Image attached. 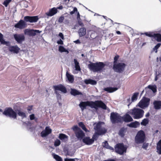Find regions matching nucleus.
<instances>
[{"label": "nucleus", "mask_w": 161, "mask_h": 161, "mask_svg": "<svg viewBox=\"0 0 161 161\" xmlns=\"http://www.w3.org/2000/svg\"><path fill=\"white\" fill-rule=\"evenodd\" d=\"M125 65V64L123 63L114 64L113 69L115 71L120 73L124 70Z\"/></svg>", "instance_id": "1a4fd4ad"}, {"label": "nucleus", "mask_w": 161, "mask_h": 161, "mask_svg": "<svg viewBox=\"0 0 161 161\" xmlns=\"http://www.w3.org/2000/svg\"><path fill=\"white\" fill-rule=\"evenodd\" d=\"M103 122H99L94 125V129L95 130L96 132L93 136L92 139L94 140H96L98 136L105 133L106 132V130L104 127H102L101 124Z\"/></svg>", "instance_id": "f257e3e1"}, {"label": "nucleus", "mask_w": 161, "mask_h": 161, "mask_svg": "<svg viewBox=\"0 0 161 161\" xmlns=\"http://www.w3.org/2000/svg\"><path fill=\"white\" fill-rule=\"evenodd\" d=\"M59 138L60 140L65 141L67 140V136L64 134H59Z\"/></svg>", "instance_id": "f704fd0d"}, {"label": "nucleus", "mask_w": 161, "mask_h": 161, "mask_svg": "<svg viewBox=\"0 0 161 161\" xmlns=\"http://www.w3.org/2000/svg\"><path fill=\"white\" fill-rule=\"evenodd\" d=\"M88 106L92 108H94L97 110L98 107L101 108L103 109H106V106L101 101H96L95 102L88 101Z\"/></svg>", "instance_id": "20e7f679"}, {"label": "nucleus", "mask_w": 161, "mask_h": 161, "mask_svg": "<svg viewBox=\"0 0 161 161\" xmlns=\"http://www.w3.org/2000/svg\"><path fill=\"white\" fill-rule=\"evenodd\" d=\"M59 36L62 39H64V36L62 33H60L59 34Z\"/></svg>", "instance_id": "bf43d9fd"}, {"label": "nucleus", "mask_w": 161, "mask_h": 161, "mask_svg": "<svg viewBox=\"0 0 161 161\" xmlns=\"http://www.w3.org/2000/svg\"><path fill=\"white\" fill-rule=\"evenodd\" d=\"M148 146V144H144L142 146V147L144 149H146L147 148V147Z\"/></svg>", "instance_id": "052dcab7"}, {"label": "nucleus", "mask_w": 161, "mask_h": 161, "mask_svg": "<svg viewBox=\"0 0 161 161\" xmlns=\"http://www.w3.org/2000/svg\"><path fill=\"white\" fill-rule=\"evenodd\" d=\"M38 19L37 16H25L24 18V19L26 22H29L30 23L36 22Z\"/></svg>", "instance_id": "f8f14e48"}, {"label": "nucleus", "mask_w": 161, "mask_h": 161, "mask_svg": "<svg viewBox=\"0 0 161 161\" xmlns=\"http://www.w3.org/2000/svg\"><path fill=\"white\" fill-rule=\"evenodd\" d=\"M138 94L139 93L137 92H136L134 93L131 97V100L133 102L137 100Z\"/></svg>", "instance_id": "58836bf2"}, {"label": "nucleus", "mask_w": 161, "mask_h": 161, "mask_svg": "<svg viewBox=\"0 0 161 161\" xmlns=\"http://www.w3.org/2000/svg\"><path fill=\"white\" fill-rule=\"evenodd\" d=\"M73 11H74V12L75 13V12H77V9L75 7L74 8Z\"/></svg>", "instance_id": "69168bd1"}, {"label": "nucleus", "mask_w": 161, "mask_h": 161, "mask_svg": "<svg viewBox=\"0 0 161 161\" xmlns=\"http://www.w3.org/2000/svg\"><path fill=\"white\" fill-rule=\"evenodd\" d=\"M110 118L111 121L113 124L121 122V116L116 113H111Z\"/></svg>", "instance_id": "423d86ee"}, {"label": "nucleus", "mask_w": 161, "mask_h": 161, "mask_svg": "<svg viewBox=\"0 0 161 161\" xmlns=\"http://www.w3.org/2000/svg\"><path fill=\"white\" fill-rule=\"evenodd\" d=\"M119 58V56L118 55H116L115 56L114 58V64L117 63V61Z\"/></svg>", "instance_id": "864d4df0"}, {"label": "nucleus", "mask_w": 161, "mask_h": 161, "mask_svg": "<svg viewBox=\"0 0 161 161\" xmlns=\"http://www.w3.org/2000/svg\"><path fill=\"white\" fill-rule=\"evenodd\" d=\"M154 108L156 109H159L161 108V101H155L153 103Z\"/></svg>", "instance_id": "a878e982"}, {"label": "nucleus", "mask_w": 161, "mask_h": 161, "mask_svg": "<svg viewBox=\"0 0 161 161\" xmlns=\"http://www.w3.org/2000/svg\"><path fill=\"white\" fill-rule=\"evenodd\" d=\"M25 22L23 20H20L14 25V27L20 29H23L25 27Z\"/></svg>", "instance_id": "a211bd4d"}, {"label": "nucleus", "mask_w": 161, "mask_h": 161, "mask_svg": "<svg viewBox=\"0 0 161 161\" xmlns=\"http://www.w3.org/2000/svg\"><path fill=\"white\" fill-rule=\"evenodd\" d=\"M3 114L7 117L14 119H15L17 118L16 112L14 111L11 108L9 107L5 108L4 111L3 112Z\"/></svg>", "instance_id": "39448f33"}, {"label": "nucleus", "mask_w": 161, "mask_h": 161, "mask_svg": "<svg viewBox=\"0 0 161 161\" xmlns=\"http://www.w3.org/2000/svg\"><path fill=\"white\" fill-rule=\"evenodd\" d=\"M84 82L86 84H91L92 85H95L97 83V82L96 81L92 79L85 80L84 81Z\"/></svg>", "instance_id": "2f4dec72"}, {"label": "nucleus", "mask_w": 161, "mask_h": 161, "mask_svg": "<svg viewBox=\"0 0 161 161\" xmlns=\"http://www.w3.org/2000/svg\"><path fill=\"white\" fill-rule=\"evenodd\" d=\"M77 19H80V14L79 12L78 13V14H77Z\"/></svg>", "instance_id": "0e129e2a"}, {"label": "nucleus", "mask_w": 161, "mask_h": 161, "mask_svg": "<svg viewBox=\"0 0 161 161\" xmlns=\"http://www.w3.org/2000/svg\"><path fill=\"white\" fill-rule=\"evenodd\" d=\"M83 142L87 145H91L94 142V140L89 137H86L83 139Z\"/></svg>", "instance_id": "5701e85b"}, {"label": "nucleus", "mask_w": 161, "mask_h": 161, "mask_svg": "<svg viewBox=\"0 0 161 161\" xmlns=\"http://www.w3.org/2000/svg\"><path fill=\"white\" fill-rule=\"evenodd\" d=\"M77 159L76 158H66L64 159V161H75Z\"/></svg>", "instance_id": "8fccbe9b"}, {"label": "nucleus", "mask_w": 161, "mask_h": 161, "mask_svg": "<svg viewBox=\"0 0 161 161\" xmlns=\"http://www.w3.org/2000/svg\"><path fill=\"white\" fill-rule=\"evenodd\" d=\"M156 149L157 152L159 154H161V140H160L157 143Z\"/></svg>", "instance_id": "c756f323"}, {"label": "nucleus", "mask_w": 161, "mask_h": 161, "mask_svg": "<svg viewBox=\"0 0 161 161\" xmlns=\"http://www.w3.org/2000/svg\"><path fill=\"white\" fill-rule=\"evenodd\" d=\"M161 45V43H158L153 48V50L155 51V52L156 53H157V49L160 47Z\"/></svg>", "instance_id": "37998d69"}, {"label": "nucleus", "mask_w": 161, "mask_h": 161, "mask_svg": "<svg viewBox=\"0 0 161 161\" xmlns=\"http://www.w3.org/2000/svg\"><path fill=\"white\" fill-rule=\"evenodd\" d=\"M154 38L158 42H161V35L159 34H156Z\"/></svg>", "instance_id": "e433bc0d"}, {"label": "nucleus", "mask_w": 161, "mask_h": 161, "mask_svg": "<svg viewBox=\"0 0 161 161\" xmlns=\"http://www.w3.org/2000/svg\"><path fill=\"white\" fill-rule=\"evenodd\" d=\"M57 43L58 44H59L62 45L63 44V42L61 39H60L58 41Z\"/></svg>", "instance_id": "13d9d810"}, {"label": "nucleus", "mask_w": 161, "mask_h": 161, "mask_svg": "<svg viewBox=\"0 0 161 161\" xmlns=\"http://www.w3.org/2000/svg\"><path fill=\"white\" fill-rule=\"evenodd\" d=\"M74 62L75 69L73 70V73L74 74H77L79 71H80L81 68L79 65V63L76 59H74Z\"/></svg>", "instance_id": "f3484780"}, {"label": "nucleus", "mask_w": 161, "mask_h": 161, "mask_svg": "<svg viewBox=\"0 0 161 161\" xmlns=\"http://www.w3.org/2000/svg\"><path fill=\"white\" fill-rule=\"evenodd\" d=\"M126 148L123 143L117 144L115 147V152L119 154L122 155L126 152Z\"/></svg>", "instance_id": "0eeeda50"}, {"label": "nucleus", "mask_w": 161, "mask_h": 161, "mask_svg": "<svg viewBox=\"0 0 161 161\" xmlns=\"http://www.w3.org/2000/svg\"><path fill=\"white\" fill-rule=\"evenodd\" d=\"M103 161H115L114 159H108L104 160Z\"/></svg>", "instance_id": "e2e57ef3"}, {"label": "nucleus", "mask_w": 161, "mask_h": 161, "mask_svg": "<svg viewBox=\"0 0 161 161\" xmlns=\"http://www.w3.org/2000/svg\"><path fill=\"white\" fill-rule=\"evenodd\" d=\"M148 119H144L142 120V122L141 123V124L142 125L146 126L147 124H148Z\"/></svg>", "instance_id": "a19ab883"}, {"label": "nucleus", "mask_w": 161, "mask_h": 161, "mask_svg": "<svg viewBox=\"0 0 161 161\" xmlns=\"http://www.w3.org/2000/svg\"><path fill=\"white\" fill-rule=\"evenodd\" d=\"M78 33L80 37L85 36L86 33V28L84 27L80 28L78 31Z\"/></svg>", "instance_id": "393cba45"}, {"label": "nucleus", "mask_w": 161, "mask_h": 161, "mask_svg": "<svg viewBox=\"0 0 161 161\" xmlns=\"http://www.w3.org/2000/svg\"><path fill=\"white\" fill-rule=\"evenodd\" d=\"M117 34L120 35L121 34V32L119 31H117L116 32Z\"/></svg>", "instance_id": "774afa93"}, {"label": "nucleus", "mask_w": 161, "mask_h": 161, "mask_svg": "<svg viewBox=\"0 0 161 161\" xmlns=\"http://www.w3.org/2000/svg\"><path fill=\"white\" fill-rule=\"evenodd\" d=\"M125 130L124 128L120 129L119 132V135L123 137L124 136L125 133Z\"/></svg>", "instance_id": "4c0bfd02"}, {"label": "nucleus", "mask_w": 161, "mask_h": 161, "mask_svg": "<svg viewBox=\"0 0 161 161\" xmlns=\"http://www.w3.org/2000/svg\"><path fill=\"white\" fill-rule=\"evenodd\" d=\"M17 114L18 115L21 117L22 118H26V117L25 113L20 110H18Z\"/></svg>", "instance_id": "72a5a7b5"}, {"label": "nucleus", "mask_w": 161, "mask_h": 161, "mask_svg": "<svg viewBox=\"0 0 161 161\" xmlns=\"http://www.w3.org/2000/svg\"><path fill=\"white\" fill-rule=\"evenodd\" d=\"M150 99L146 97L143 98L138 104L140 108H143L147 107L149 104Z\"/></svg>", "instance_id": "9d476101"}, {"label": "nucleus", "mask_w": 161, "mask_h": 161, "mask_svg": "<svg viewBox=\"0 0 161 161\" xmlns=\"http://www.w3.org/2000/svg\"><path fill=\"white\" fill-rule=\"evenodd\" d=\"M121 122L124 121L125 122H129L133 121V119L129 114H126L123 117H121Z\"/></svg>", "instance_id": "6ab92c4d"}, {"label": "nucleus", "mask_w": 161, "mask_h": 161, "mask_svg": "<svg viewBox=\"0 0 161 161\" xmlns=\"http://www.w3.org/2000/svg\"><path fill=\"white\" fill-rule=\"evenodd\" d=\"M145 90L146 94L149 95L150 94V93L152 92V91H153V93H155L156 92V86L155 85H149L146 88Z\"/></svg>", "instance_id": "2eb2a0df"}, {"label": "nucleus", "mask_w": 161, "mask_h": 161, "mask_svg": "<svg viewBox=\"0 0 161 161\" xmlns=\"http://www.w3.org/2000/svg\"><path fill=\"white\" fill-rule=\"evenodd\" d=\"M63 6L61 5V6H59V7H58L57 8V9H63Z\"/></svg>", "instance_id": "338daca9"}, {"label": "nucleus", "mask_w": 161, "mask_h": 161, "mask_svg": "<svg viewBox=\"0 0 161 161\" xmlns=\"http://www.w3.org/2000/svg\"><path fill=\"white\" fill-rule=\"evenodd\" d=\"M145 135L144 132L142 130L139 131L135 137V141L137 143H143L144 141Z\"/></svg>", "instance_id": "6e6552de"}, {"label": "nucleus", "mask_w": 161, "mask_h": 161, "mask_svg": "<svg viewBox=\"0 0 161 161\" xmlns=\"http://www.w3.org/2000/svg\"><path fill=\"white\" fill-rule=\"evenodd\" d=\"M73 130H74L75 132L77 130L79 129H80L77 126H74L73 127Z\"/></svg>", "instance_id": "5fc2aeb1"}, {"label": "nucleus", "mask_w": 161, "mask_h": 161, "mask_svg": "<svg viewBox=\"0 0 161 161\" xmlns=\"http://www.w3.org/2000/svg\"><path fill=\"white\" fill-rule=\"evenodd\" d=\"M52 131V130L49 126H46L45 130H43L41 133V136L43 138L46 137L50 134Z\"/></svg>", "instance_id": "4468645a"}, {"label": "nucleus", "mask_w": 161, "mask_h": 161, "mask_svg": "<svg viewBox=\"0 0 161 161\" xmlns=\"http://www.w3.org/2000/svg\"><path fill=\"white\" fill-rule=\"evenodd\" d=\"M20 49V48L17 46H11L9 47V50L11 52L17 53Z\"/></svg>", "instance_id": "412c9836"}, {"label": "nucleus", "mask_w": 161, "mask_h": 161, "mask_svg": "<svg viewBox=\"0 0 161 161\" xmlns=\"http://www.w3.org/2000/svg\"><path fill=\"white\" fill-rule=\"evenodd\" d=\"M155 33L153 32H149L147 36L150 37H153L154 38Z\"/></svg>", "instance_id": "09e8293b"}, {"label": "nucleus", "mask_w": 161, "mask_h": 161, "mask_svg": "<svg viewBox=\"0 0 161 161\" xmlns=\"http://www.w3.org/2000/svg\"><path fill=\"white\" fill-rule=\"evenodd\" d=\"M144 112L142 109L134 108L130 110L128 113L131 115L135 119H140L143 116Z\"/></svg>", "instance_id": "7ed1b4c3"}, {"label": "nucleus", "mask_w": 161, "mask_h": 161, "mask_svg": "<svg viewBox=\"0 0 161 161\" xmlns=\"http://www.w3.org/2000/svg\"><path fill=\"white\" fill-rule=\"evenodd\" d=\"M70 93L71 95L74 96L82 94V93L81 92H79L75 89H71Z\"/></svg>", "instance_id": "7c9ffc66"}, {"label": "nucleus", "mask_w": 161, "mask_h": 161, "mask_svg": "<svg viewBox=\"0 0 161 161\" xmlns=\"http://www.w3.org/2000/svg\"><path fill=\"white\" fill-rule=\"evenodd\" d=\"M53 158L57 161H62V158L58 155L54 154L53 155Z\"/></svg>", "instance_id": "79ce46f5"}, {"label": "nucleus", "mask_w": 161, "mask_h": 161, "mask_svg": "<svg viewBox=\"0 0 161 161\" xmlns=\"http://www.w3.org/2000/svg\"><path fill=\"white\" fill-rule=\"evenodd\" d=\"M77 20H78V23L80 26H82V27L83 26H84V25L83 23H82V21H81V20H80V19H78Z\"/></svg>", "instance_id": "3c124183"}, {"label": "nucleus", "mask_w": 161, "mask_h": 161, "mask_svg": "<svg viewBox=\"0 0 161 161\" xmlns=\"http://www.w3.org/2000/svg\"><path fill=\"white\" fill-rule=\"evenodd\" d=\"M140 125V123L136 121L135 122H131L129 124L127 125V126L134 128H136Z\"/></svg>", "instance_id": "cd10ccee"}, {"label": "nucleus", "mask_w": 161, "mask_h": 161, "mask_svg": "<svg viewBox=\"0 0 161 161\" xmlns=\"http://www.w3.org/2000/svg\"><path fill=\"white\" fill-rule=\"evenodd\" d=\"M88 101L82 102L80 103L79 104V106L81 108V110L83 111L84 109L86 108L87 106H88Z\"/></svg>", "instance_id": "b1692460"}, {"label": "nucleus", "mask_w": 161, "mask_h": 161, "mask_svg": "<svg viewBox=\"0 0 161 161\" xmlns=\"http://www.w3.org/2000/svg\"><path fill=\"white\" fill-rule=\"evenodd\" d=\"M118 88L117 87H108L104 89L105 91L109 92H112L117 90Z\"/></svg>", "instance_id": "c85d7f7f"}, {"label": "nucleus", "mask_w": 161, "mask_h": 161, "mask_svg": "<svg viewBox=\"0 0 161 161\" xmlns=\"http://www.w3.org/2000/svg\"><path fill=\"white\" fill-rule=\"evenodd\" d=\"M59 51L61 53L66 52L67 53H69V51L68 50L66 49L64 47L62 46H60L59 47Z\"/></svg>", "instance_id": "c9c22d12"}, {"label": "nucleus", "mask_w": 161, "mask_h": 161, "mask_svg": "<svg viewBox=\"0 0 161 161\" xmlns=\"http://www.w3.org/2000/svg\"><path fill=\"white\" fill-rule=\"evenodd\" d=\"M57 11L56 8H53L50 9L49 12L46 13V14L48 16H52L56 14Z\"/></svg>", "instance_id": "4be33fe9"}, {"label": "nucleus", "mask_w": 161, "mask_h": 161, "mask_svg": "<svg viewBox=\"0 0 161 161\" xmlns=\"http://www.w3.org/2000/svg\"><path fill=\"white\" fill-rule=\"evenodd\" d=\"M76 136L78 139H81L85 136L83 132L81 130L79 129L75 132Z\"/></svg>", "instance_id": "aec40b11"}, {"label": "nucleus", "mask_w": 161, "mask_h": 161, "mask_svg": "<svg viewBox=\"0 0 161 161\" xmlns=\"http://www.w3.org/2000/svg\"><path fill=\"white\" fill-rule=\"evenodd\" d=\"M74 42L76 44H80V40H77L76 41H75Z\"/></svg>", "instance_id": "680f3d73"}, {"label": "nucleus", "mask_w": 161, "mask_h": 161, "mask_svg": "<svg viewBox=\"0 0 161 161\" xmlns=\"http://www.w3.org/2000/svg\"><path fill=\"white\" fill-rule=\"evenodd\" d=\"M60 141L59 140L57 139L55 141L54 146L56 147L60 145Z\"/></svg>", "instance_id": "49530a36"}, {"label": "nucleus", "mask_w": 161, "mask_h": 161, "mask_svg": "<svg viewBox=\"0 0 161 161\" xmlns=\"http://www.w3.org/2000/svg\"><path fill=\"white\" fill-rule=\"evenodd\" d=\"M66 76L68 80L70 83H72L74 81V76L73 75H70L67 72L66 73Z\"/></svg>", "instance_id": "bb28decb"}, {"label": "nucleus", "mask_w": 161, "mask_h": 161, "mask_svg": "<svg viewBox=\"0 0 161 161\" xmlns=\"http://www.w3.org/2000/svg\"><path fill=\"white\" fill-rule=\"evenodd\" d=\"M24 32L25 35L30 36H34L37 34L42 32V31L36 30L26 29L24 30Z\"/></svg>", "instance_id": "9b49d317"}, {"label": "nucleus", "mask_w": 161, "mask_h": 161, "mask_svg": "<svg viewBox=\"0 0 161 161\" xmlns=\"http://www.w3.org/2000/svg\"><path fill=\"white\" fill-rule=\"evenodd\" d=\"M3 35L0 33V42L2 44H6V42L3 39Z\"/></svg>", "instance_id": "a18cd8bd"}, {"label": "nucleus", "mask_w": 161, "mask_h": 161, "mask_svg": "<svg viewBox=\"0 0 161 161\" xmlns=\"http://www.w3.org/2000/svg\"><path fill=\"white\" fill-rule=\"evenodd\" d=\"M14 37L19 43H21L25 39V36L23 34H15L14 35Z\"/></svg>", "instance_id": "ddd939ff"}, {"label": "nucleus", "mask_w": 161, "mask_h": 161, "mask_svg": "<svg viewBox=\"0 0 161 161\" xmlns=\"http://www.w3.org/2000/svg\"><path fill=\"white\" fill-rule=\"evenodd\" d=\"M102 145L103 147H105L107 149H109L110 150H114V148L108 145V144L107 141H106L105 142H103Z\"/></svg>", "instance_id": "473e14b6"}, {"label": "nucleus", "mask_w": 161, "mask_h": 161, "mask_svg": "<svg viewBox=\"0 0 161 161\" xmlns=\"http://www.w3.org/2000/svg\"><path fill=\"white\" fill-rule=\"evenodd\" d=\"M64 19V16L60 17L58 19V21L59 23H62Z\"/></svg>", "instance_id": "603ef678"}, {"label": "nucleus", "mask_w": 161, "mask_h": 161, "mask_svg": "<svg viewBox=\"0 0 161 161\" xmlns=\"http://www.w3.org/2000/svg\"><path fill=\"white\" fill-rule=\"evenodd\" d=\"M53 88L55 90V92H56V91H60L64 93L67 92V90L65 87L62 85H59L57 86H53Z\"/></svg>", "instance_id": "dca6fc26"}, {"label": "nucleus", "mask_w": 161, "mask_h": 161, "mask_svg": "<svg viewBox=\"0 0 161 161\" xmlns=\"http://www.w3.org/2000/svg\"><path fill=\"white\" fill-rule=\"evenodd\" d=\"M30 118V120H32L33 119H35L36 121L37 120V118H36L35 117V115L34 114H32L29 116Z\"/></svg>", "instance_id": "de8ad7c7"}, {"label": "nucleus", "mask_w": 161, "mask_h": 161, "mask_svg": "<svg viewBox=\"0 0 161 161\" xmlns=\"http://www.w3.org/2000/svg\"><path fill=\"white\" fill-rule=\"evenodd\" d=\"M105 64L102 62L91 63L88 65V67L93 72H100L104 68Z\"/></svg>", "instance_id": "f03ea898"}, {"label": "nucleus", "mask_w": 161, "mask_h": 161, "mask_svg": "<svg viewBox=\"0 0 161 161\" xmlns=\"http://www.w3.org/2000/svg\"><path fill=\"white\" fill-rule=\"evenodd\" d=\"M156 75L155 78V81H157L159 77H160V74H159L158 75H157V72H156Z\"/></svg>", "instance_id": "4d7b16f0"}, {"label": "nucleus", "mask_w": 161, "mask_h": 161, "mask_svg": "<svg viewBox=\"0 0 161 161\" xmlns=\"http://www.w3.org/2000/svg\"><path fill=\"white\" fill-rule=\"evenodd\" d=\"M32 106H29L27 108V110L28 111V113H31V112L30 111L32 110Z\"/></svg>", "instance_id": "6e6d98bb"}, {"label": "nucleus", "mask_w": 161, "mask_h": 161, "mask_svg": "<svg viewBox=\"0 0 161 161\" xmlns=\"http://www.w3.org/2000/svg\"><path fill=\"white\" fill-rule=\"evenodd\" d=\"M12 0H5L3 4L5 6V7H7L8 4L11 2Z\"/></svg>", "instance_id": "c03bdc74"}, {"label": "nucleus", "mask_w": 161, "mask_h": 161, "mask_svg": "<svg viewBox=\"0 0 161 161\" xmlns=\"http://www.w3.org/2000/svg\"><path fill=\"white\" fill-rule=\"evenodd\" d=\"M79 125L81 127L82 129L85 130V131L87 132V129L86 128L85 125L82 122H80L79 124Z\"/></svg>", "instance_id": "ea45409f"}]
</instances>
